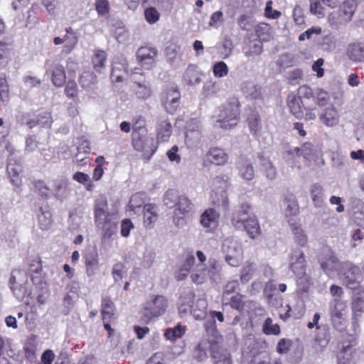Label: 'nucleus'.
Instances as JSON below:
<instances>
[{"label":"nucleus","instance_id":"4468645a","mask_svg":"<svg viewBox=\"0 0 364 364\" xmlns=\"http://www.w3.org/2000/svg\"><path fill=\"white\" fill-rule=\"evenodd\" d=\"M250 207L248 203H242L237 209L232 213L231 218L232 225L237 229L242 228L245 221L248 218Z\"/></svg>","mask_w":364,"mask_h":364},{"label":"nucleus","instance_id":"bb28decb","mask_svg":"<svg viewBox=\"0 0 364 364\" xmlns=\"http://www.w3.org/2000/svg\"><path fill=\"white\" fill-rule=\"evenodd\" d=\"M101 313L102 321L109 320L114 314V304L110 298L105 296L102 300Z\"/></svg>","mask_w":364,"mask_h":364},{"label":"nucleus","instance_id":"dca6fc26","mask_svg":"<svg viewBox=\"0 0 364 364\" xmlns=\"http://www.w3.org/2000/svg\"><path fill=\"white\" fill-rule=\"evenodd\" d=\"M228 159V154L220 148H211L205 154V160L217 166L224 165Z\"/></svg>","mask_w":364,"mask_h":364},{"label":"nucleus","instance_id":"9b49d317","mask_svg":"<svg viewBox=\"0 0 364 364\" xmlns=\"http://www.w3.org/2000/svg\"><path fill=\"white\" fill-rule=\"evenodd\" d=\"M203 76V73L196 65H189L183 73L182 82L188 87L196 86L200 83Z\"/></svg>","mask_w":364,"mask_h":364},{"label":"nucleus","instance_id":"c756f323","mask_svg":"<svg viewBox=\"0 0 364 364\" xmlns=\"http://www.w3.org/2000/svg\"><path fill=\"white\" fill-rule=\"evenodd\" d=\"M97 82L96 75L90 71L83 72L79 78V83L83 89H92V86Z\"/></svg>","mask_w":364,"mask_h":364},{"label":"nucleus","instance_id":"a19ab883","mask_svg":"<svg viewBox=\"0 0 364 364\" xmlns=\"http://www.w3.org/2000/svg\"><path fill=\"white\" fill-rule=\"evenodd\" d=\"M106 61V53L105 51H97L92 58V63L94 68L97 72L100 73L105 68V63Z\"/></svg>","mask_w":364,"mask_h":364},{"label":"nucleus","instance_id":"4d7b16f0","mask_svg":"<svg viewBox=\"0 0 364 364\" xmlns=\"http://www.w3.org/2000/svg\"><path fill=\"white\" fill-rule=\"evenodd\" d=\"M364 239V234L359 228L355 229L351 235L350 238V246L352 248H355L358 246Z\"/></svg>","mask_w":364,"mask_h":364},{"label":"nucleus","instance_id":"79ce46f5","mask_svg":"<svg viewBox=\"0 0 364 364\" xmlns=\"http://www.w3.org/2000/svg\"><path fill=\"white\" fill-rule=\"evenodd\" d=\"M263 331L267 335H279L280 333V327L278 324H273L271 318H267L262 326Z\"/></svg>","mask_w":364,"mask_h":364},{"label":"nucleus","instance_id":"4be33fe9","mask_svg":"<svg viewBox=\"0 0 364 364\" xmlns=\"http://www.w3.org/2000/svg\"><path fill=\"white\" fill-rule=\"evenodd\" d=\"M6 171L11 183L16 187L20 186L21 184V180L19 176V173L21 171V165L16 162H12V160L9 159Z\"/></svg>","mask_w":364,"mask_h":364},{"label":"nucleus","instance_id":"de8ad7c7","mask_svg":"<svg viewBox=\"0 0 364 364\" xmlns=\"http://www.w3.org/2000/svg\"><path fill=\"white\" fill-rule=\"evenodd\" d=\"M144 16L149 23L153 24L159 20L160 14L156 8L149 7L144 11Z\"/></svg>","mask_w":364,"mask_h":364},{"label":"nucleus","instance_id":"473e14b6","mask_svg":"<svg viewBox=\"0 0 364 364\" xmlns=\"http://www.w3.org/2000/svg\"><path fill=\"white\" fill-rule=\"evenodd\" d=\"M145 193L143 192L136 193L132 195L129 203L130 210L137 213L138 210L144 205Z\"/></svg>","mask_w":364,"mask_h":364},{"label":"nucleus","instance_id":"8fccbe9b","mask_svg":"<svg viewBox=\"0 0 364 364\" xmlns=\"http://www.w3.org/2000/svg\"><path fill=\"white\" fill-rule=\"evenodd\" d=\"M95 9L99 16H104L109 12V4L108 0H96Z\"/></svg>","mask_w":364,"mask_h":364},{"label":"nucleus","instance_id":"864d4df0","mask_svg":"<svg viewBox=\"0 0 364 364\" xmlns=\"http://www.w3.org/2000/svg\"><path fill=\"white\" fill-rule=\"evenodd\" d=\"M121 67L122 65H114L112 67L111 72V79L112 82H121L124 79V74L125 73L124 70H122Z\"/></svg>","mask_w":364,"mask_h":364},{"label":"nucleus","instance_id":"09e8293b","mask_svg":"<svg viewBox=\"0 0 364 364\" xmlns=\"http://www.w3.org/2000/svg\"><path fill=\"white\" fill-rule=\"evenodd\" d=\"M73 178L75 181H76L83 185L87 184V187H86L87 190L90 191L92 189V184L90 182V178L87 174L82 173V172L77 171L73 174Z\"/></svg>","mask_w":364,"mask_h":364},{"label":"nucleus","instance_id":"f257e3e1","mask_svg":"<svg viewBox=\"0 0 364 364\" xmlns=\"http://www.w3.org/2000/svg\"><path fill=\"white\" fill-rule=\"evenodd\" d=\"M95 222L107 237H111L116 230L114 215L108 211L107 200L105 196H99L95 203Z\"/></svg>","mask_w":364,"mask_h":364},{"label":"nucleus","instance_id":"c9c22d12","mask_svg":"<svg viewBox=\"0 0 364 364\" xmlns=\"http://www.w3.org/2000/svg\"><path fill=\"white\" fill-rule=\"evenodd\" d=\"M205 328L207 333L213 337L210 344L212 345L215 343L219 345V343L222 341V336L215 327V321L206 322L205 323Z\"/></svg>","mask_w":364,"mask_h":364},{"label":"nucleus","instance_id":"c85d7f7f","mask_svg":"<svg viewBox=\"0 0 364 364\" xmlns=\"http://www.w3.org/2000/svg\"><path fill=\"white\" fill-rule=\"evenodd\" d=\"M284 205L285 206V214L287 216H294L299 212L297 201L295 196L293 195L285 197Z\"/></svg>","mask_w":364,"mask_h":364},{"label":"nucleus","instance_id":"6ab92c4d","mask_svg":"<svg viewBox=\"0 0 364 364\" xmlns=\"http://www.w3.org/2000/svg\"><path fill=\"white\" fill-rule=\"evenodd\" d=\"M53 183L54 186L53 188V193L54 197L60 201H63L68 198L70 195V190L68 188L67 180H57Z\"/></svg>","mask_w":364,"mask_h":364},{"label":"nucleus","instance_id":"f8f14e48","mask_svg":"<svg viewBox=\"0 0 364 364\" xmlns=\"http://www.w3.org/2000/svg\"><path fill=\"white\" fill-rule=\"evenodd\" d=\"M157 54L158 51L155 48L141 47L137 50L136 56L139 59L141 66L149 70L152 68Z\"/></svg>","mask_w":364,"mask_h":364},{"label":"nucleus","instance_id":"774afa93","mask_svg":"<svg viewBox=\"0 0 364 364\" xmlns=\"http://www.w3.org/2000/svg\"><path fill=\"white\" fill-rule=\"evenodd\" d=\"M146 364H165L164 353L161 352L155 353L147 360Z\"/></svg>","mask_w":364,"mask_h":364},{"label":"nucleus","instance_id":"4c0bfd02","mask_svg":"<svg viewBox=\"0 0 364 364\" xmlns=\"http://www.w3.org/2000/svg\"><path fill=\"white\" fill-rule=\"evenodd\" d=\"M353 311V320L357 321L358 317L361 315L364 308V299L360 297H355L353 299L351 304Z\"/></svg>","mask_w":364,"mask_h":364},{"label":"nucleus","instance_id":"37998d69","mask_svg":"<svg viewBox=\"0 0 364 364\" xmlns=\"http://www.w3.org/2000/svg\"><path fill=\"white\" fill-rule=\"evenodd\" d=\"M311 195L314 205L321 207L323 203L321 186L317 184L314 185L311 189Z\"/></svg>","mask_w":364,"mask_h":364},{"label":"nucleus","instance_id":"20e7f679","mask_svg":"<svg viewBox=\"0 0 364 364\" xmlns=\"http://www.w3.org/2000/svg\"><path fill=\"white\" fill-rule=\"evenodd\" d=\"M168 306V302L164 296L158 295L151 301L144 304L142 310V319L145 323H148L153 318L162 315Z\"/></svg>","mask_w":364,"mask_h":364},{"label":"nucleus","instance_id":"7ed1b4c3","mask_svg":"<svg viewBox=\"0 0 364 364\" xmlns=\"http://www.w3.org/2000/svg\"><path fill=\"white\" fill-rule=\"evenodd\" d=\"M339 274L342 275L343 282L346 287L352 290H356L360 287L363 277L357 265L349 261L343 262Z\"/></svg>","mask_w":364,"mask_h":364},{"label":"nucleus","instance_id":"49530a36","mask_svg":"<svg viewBox=\"0 0 364 364\" xmlns=\"http://www.w3.org/2000/svg\"><path fill=\"white\" fill-rule=\"evenodd\" d=\"M178 48L168 47L166 50L168 60L172 65H177L181 60V54L177 51Z\"/></svg>","mask_w":364,"mask_h":364},{"label":"nucleus","instance_id":"bf43d9fd","mask_svg":"<svg viewBox=\"0 0 364 364\" xmlns=\"http://www.w3.org/2000/svg\"><path fill=\"white\" fill-rule=\"evenodd\" d=\"M257 270V266L255 263H249L246 265L242 271L241 274V280L242 281H248L250 277Z\"/></svg>","mask_w":364,"mask_h":364},{"label":"nucleus","instance_id":"6e6552de","mask_svg":"<svg viewBox=\"0 0 364 364\" xmlns=\"http://www.w3.org/2000/svg\"><path fill=\"white\" fill-rule=\"evenodd\" d=\"M346 304L339 299H333L331 302L329 310L332 323L335 328H340L345 320Z\"/></svg>","mask_w":364,"mask_h":364},{"label":"nucleus","instance_id":"7c9ffc66","mask_svg":"<svg viewBox=\"0 0 364 364\" xmlns=\"http://www.w3.org/2000/svg\"><path fill=\"white\" fill-rule=\"evenodd\" d=\"M171 134V124L166 119H161L158 125L157 139L162 141H166Z\"/></svg>","mask_w":364,"mask_h":364},{"label":"nucleus","instance_id":"1a4fd4ad","mask_svg":"<svg viewBox=\"0 0 364 364\" xmlns=\"http://www.w3.org/2000/svg\"><path fill=\"white\" fill-rule=\"evenodd\" d=\"M289 268L296 276L304 274L306 260L302 250L299 249L292 250L290 255Z\"/></svg>","mask_w":364,"mask_h":364},{"label":"nucleus","instance_id":"a878e982","mask_svg":"<svg viewBox=\"0 0 364 364\" xmlns=\"http://www.w3.org/2000/svg\"><path fill=\"white\" fill-rule=\"evenodd\" d=\"M143 213L144 223L151 228L158 216L156 205L151 203L145 204L143 206Z\"/></svg>","mask_w":364,"mask_h":364},{"label":"nucleus","instance_id":"39448f33","mask_svg":"<svg viewBox=\"0 0 364 364\" xmlns=\"http://www.w3.org/2000/svg\"><path fill=\"white\" fill-rule=\"evenodd\" d=\"M180 98V92L176 86H167L161 93V104L168 112L174 114L179 107Z\"/></svg>","mask_w":364,"mask_h":364},{"label":"nucleus","instance_id":"2f4dec72","mask_svg":"<svg viewBox=\"0 0 364 364\" xmlns=\"http://www.w3.org/2000/svg\"><path fill=\"white\" fill-rule=\"evenodd\" d=\"M210 348V344L207 341H203L199 342L195 347L193 350V358L198 362L205 360L207 358V350Z\"/></svg>","mask_w":364,"mask_h":364},{"label":"nucleus","instance_id":"a18cd8bd","mask_svg":"<svg viewBox=\"0 0 364 364\" xmlns=\"http://www.w3.org/2000/svg\"><path fill=\"white\" fill-rule=\"evenodd\" d=\"M51 113L49 112H44L39 114L36 118V123L41 127L49 128L52 124Z\"/></svg>","mask_w":364,"mask_h":364},{"label":"nucleus","instance_id":"b1692460","mask_svg":"<svg viewBox=\"0 0 364 364\" xmlns=\"http://www.w3.org/2000/svg\"><path fill=\"white\" fill-rule=\"evenodd\" d=\"M223 251L225 255H242V254L240 244L232 238H226L224 240Z\"/></svg>","mask_w":364,"mask_h":364},{"label":"nucleus","instance_id":"052dcab7","mask_svg":"<svg viewBox=\"0 0 364 364\" xmlns=\"http://www.w3.org/2000/svg\"><path fill=\"white\" fill-rule=\"evenodd\" d=\"M136 95L138 98L146 100L151 95V89L145 85L138 83L137 88L136 89Z\"/></svg>","mask_w":364,"mask_h":364},{"label":"nucleus","instance_id":"603ef678","mask_svg":"<svg viewBox=\"0 0 364 364\" xmlns=\"http://www.w3.org/2000/svg\"><path fill=\"white\" fill-rule=\"evenodd\" d=\"M112 274L115 282H118L126 274L124 267L122 263H117L114 264L112 270Z\"/></svg>","mask_w":364,"mask_h":364},{"label":"nucleus","instance_id":"6e6d98bb","mask_svg":"<svg viewBox=\"0 0 364 364\" xmlns=\"http://www.w3.org/2000/svg\"><path fill=\"white\" fill-rule=\"evenodd\" d=\"M66 96L71 99L77 97V85L74 80H69L65 88Z\"/></svg>","mask_w":364,"mask_h":364},{"label":"nucleus","instance_id":"0e129e2a","mask_svg":"<svg viewBox=\"0 0 364 364\" xmlns=\"http://www.w3.org/2000/svg\"><path fill=\"white\" fill-rule=\"evenodd\" d=\"M252 363V364H270V358L266 352H261L254 355Z\"/></svg>","mask_w":364,"mask_h":364},{"label":"nucleus","instance_id":"f3484780","mask_svg":"<svg viewBox=\"0 0 364 364\" xmlns=\"http://www.w3.org/2000/svg\"><path fill=\"white\" fill-rule=\"evenodd\" d=\"M291 230L294 235V242L299 246L304 247L308 242V237L301 225L296 223L293 219L288 220Z\"/></svg>","mask_w":364,"mask_h":364},{"label":"nucleus","instance_id":"f03ea898","mask_svg":"<svg viewBox=\"0 0 364 364\" xmlns=\"http://www.w3.org/2000/svg\"><path fill=\"white\" fill-rule=\"evenodd\" d=\"M218 111V119L215 121V127L230 129L237 124L239 117V105L237 100L223 105Z\"/></svg>","mask_w":364,"mask_h":364},{"label":"nucleus","instance_id":"5701e85b","mask_svg":"<svg viewBox=\"0 0 364 364\" xmlns=\"http://www.w3.org/2000/svg\"><path fill=\"white\" fill-rule=\"evenodd\" d=\"M348 56L355 62H364V43L350 44L347 50Z\"/></svg>","mask_w":364,"mask_h":364},{"label":"nucleus","instance_id":"e2e57ef3","mask_svg":"<svg viewBox=\"0 0 364 364\" xmlns=\"http://www.w3.org/2000/svg\"><path fill=\"white\" fill-rule=\"evenodd\" d=\"M316 95L317 98V105L319 107L325 106L330 99L328 93L321 89L316 90Z\"/></svg>","mask_w":364,"mask_h":364},{"label":"nucleus","instance_id":"423d86ee","mask_svg":"<svg viewBox=\"0 0 364 364\" xmlns=\"http://www.w3.org/2000/svg\"><path fill=\"white\" fill-rule=\"evenodd\" d=\"M228 187V183L225 176H216L212 183V191L214 193L215 198L213 195V203L217 205H221L226 208L228 205V198L225 191Z\"/></svg>","mask_w":364,"mask_h":364},{"label":"nucleus","instance_id":"a211bd4d","mask_svg":"<svg viewBox=\"0 0 364 364\" xmlns=\"http://www.w3.org/2000/svg\"><path fill=\"white\" fill-rule=\"evenodd\" d=\"M86 273L88 277H92L96 274L99 269V257L97 250H92L86 253L85 256Z\"/></svg>","mask_w":364,"mask_h":364},{"label":"nucleus","instance_id":"5fc2aeb1","mask_svg":"<svg viewBox=\"0 0 364 364\" xmlns=\"http://www.w3.org/2000/svg\"><path fill=\"white\" fill-rule=\"evenodd\" d=\"M0 98L3 102L9 98V85L5 76L0 77Z\"/></svg>","mask_w":364,"mask_h":364},{"label":"nucleus","instance_id":"ddd939ff","mask_svg":"<svg viewBox=\"0 0 364 364\" xmlns=\"http://www.w3.org/2000/svg\"><path fill=\"white\" fill-rule=\"evenodd\" d=\"M210 354L214 364H232L229 350L217 344L210 345Z\"/></svg>","mask_w":364,"mask_h":364},{"label":"nucleus","instance_id":"ea45409f","mask_svg":"<svg viewBox=\"0 0 364 364\" xmlns=\"http://www.w3.org/2000/svg\"><path fill=\"white\" fill-rule=\"evenodd\" d=\"M299 101L300 99L296 98L295 95H289L288 97V107L289 110L296 117H299L302 114Z\"/></svg>","mask_w":364,"mask_h":364},{"label":"nucleus","instance_id":"aec40b11","mask_svg":"<svg viewBox=\"0 0 364 364\" xmlns=\"http://www.w3.org/2000/svg\"><path fill=\"white\" fill-rule=\"evenodd\" d=\"M320 120L328 127H333L338 123L339 115L336 108L332 105L326 108L320 115Z\"/></svg>","mask_w":364,"mask_h":364},{"label":"nucleus","instance_id":"c03bdc74","mask_svg":"<svg viewBox=\"0 0 364 364\" xmlns=\"http://www.w3.org/2000/svg\"><path fill=\"white\" fill-rule=\"evenodd\" d=\"M239 173L242 178L247 181L252 180L255 176L253 166L249 162H246L245 164L240 167Z\"/></svg>","mask_w":364,"mask_h":364},{"label":"nucleus","instance_id":"69168bd1","mask_svg":"<svg viewBox=\"0 0 364 364\" xmlns=\"http://www.w3.org/2000/svg\"><path fill=\"white\" fill-rule=\"evenodd\" d=\"M223 21V14L220 11L213 13L208 23L209 26L218 28L219 24Z\"/></svg>","mask_w":364,"mask_h":364},{"label":"nucleus","instance_id":"13d9d810","mask_svg":"<svg viewBox=\"0 0 364 364\" xmlns=\"http://www.w3.org/2000/svg\"><path fill=\"white\" fill-rule=\"evenodd\" d=\"M262 52V44L260 41L253 42L250 45L249 49L245 52L246 56H257Z\"/></svg>","mask_w":364,"mask_h":364},{"label":"nucleus","instance_id":"e433bc0d","mask_svg":"<svg viewBox=\"0 0 364 364\" xmlns=\"http://www.w3.org/2000/svg\"><path fill=\"white\" fill-rule=\"evenodd\" d=\"M242 90L247 97L257 99L260 97L259 88L252 82H246L243 85Z\"/></svg>","mask_w":364,"mask_h":364},{"label":"nucleus","instance_id":"2eb2a0df","mask_svg":"<svg viewBox=\"0 0 364 364\" xmlns=\"http://www.w3.org/2000/svg\"><path fill=\"white\" fill-rule=\"evenodd\" d=\"M218 218L219 213L215 209L208 208L202 213L200 223L208 231L211 232L217 227Z\"/></svg>","mask_w":364,"mask_h":364},{"label":"nucleus","instance_id":"680f3d73","mask_svg":"<svg viewBox=\"0 0 364 364\" xmlns=\"http://www.w3.org/2000/svg\"><path fill=\"white\" fill-rule=\"evenodd\" d=\"M296 277H298V285L301 287L303 291H307L310 285L312 284L311 277L307 275L305 272L304 274H301L300 276Z\"/></svg>","mask_w":364,"mask_h":364},{"label":"nucleus","instance_id":"72a5a7b5","mask_svg":"<svg viewBox=\"0 0 364 364\" xmlns=\"http://www.w3.org/2000/svg\"><path fill=\"white\" fill-rule=\"evenodd\" d=\"M181 194L175 189L168 190L164 196V203L168 208L176 207Z\"/></svg>","mask_w":364,"mask_h":364},{"label":"nucleus","instance_id":"3c124183","mask_svg":"<svg viewBox=\"0 0 364 364\" xmlns=\"http://www.w3.org/2000/svg\"><path fill=\"white\" fill-rule=\"evenodd\" d=\"M213 71L215 77H222L227 75L228 68L223 61H220L214 65Z\"/></svg>","mask_w":364,"mask_h":364},{"label":"nucleus","instance_id":"f704fd0d","mask_svg":"<svg viewBox=\"0 0 364 364\" xmlns=\"http://www.w3.org/2000/svg\"><path fill=\"white\" fill-rule=\"evenodd\" d=\"M287 153L290 155L294 154L301 155L305 159H309L313 154V146L309 142H305L301 147H295Z\"/></svg>","mask_w":364,"mask_h":364},{"label":"nucleus","instance_id":"9d476101","mask_svg":"<svg viewBox=\"0 0 364 364\" xmlns=\"http://www.w3.org/2000/svg\"><path fill=\"white\" fill-rule=\"evenodd\" d=\"M338 257L332 252H328L326 257L320 259V266L323 272L331 277L335 272H341V264Z\"/></svg>","mask_w":364,"mask_h":364},{"label":"nucleus","instance_id":"412c9836","mask_svg":"<svg viewBox=\"0 0 364 364\" xmlns=\"http://www.w3.org/2000/svg\"><path fill=\"white\" fill-rule=\"evenodd\" d=\"M247 231V235L252 239L257 238L262 233L261 228L255 216L248 217L242 226Z\"/></svg>","mask_w":364,"mask_h":364},{"label":"nucleus","instance_id":"393cba45","mask_svg":"<svg viewBox=\"0 0 364 364\" xmlns=\"http://www.w3.org/2000/svg\"><path fill=\"white\" fill-rule=\"evenodd\" d=\"M259 170L267 178L273 180L277 176V170L272 161L263 156H259Z\"/></svg>","mask_w":364,"mask_h":364},{"label":"nucleus","instance_id":"58836bf2","mask_svg":"<svg viewBox=\"0 0 364 364\" xmlns=\"http://www.w3.org/2000/svg\"><path fill=\"white\" fill-rule=\"evenodd\" d=\"M186 333V327L182 325H177L173 328H168L164 333V336L169 340H175L176 338L181 337Z\"/></svg>","mask_w":364,"mask_h":364},{"label":"nucleus","instance_id":"0eeeda50","mask_svg":"<svg viewBox=\"0 0 364 364\" xmlns=\"http://www.w3.org/2000/svg\"><path fill=\"white\" fill-rule=\"evenodd\" d=\"M193 210V205L188 197L185 195H181L176 205L173 220L176 224L179 226L183 225L185 220L183 216L190 214Z\"/></svg>","mask_w":364,"mask_h":364},{"label":"nucleus","instance_id":"cd10ccee","mask_svg":"<svg viewBox=\"0 0 364 364\" xmlns=\"http://www.w3.org/2000/svg\"><path fill=\"white\" fill-rule=\"evenodd\" d=\"M66 80L65 71L64 67L60 64L55 65L52 70V81L57 87H62Z\"/></svg>","mask_w":364,"mask_h":364},{"label":"nucleus","instance_id":"338daca9","mask_svg":"<svg viewBox=\"0 0 364 364\" xmlns=\"http://www.w3.org/2000/svg\"><path fill=\"white\" fill-rule=\"evenodd\" d=\"M310 11L319 17L324 16L323 9L321 6L319 0H310Z\"/></svg>","mask_w":364,"mask_h":364}]
</instances>
